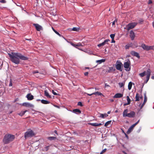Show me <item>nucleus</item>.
Returning a JSON list of instances; mask_svg holds the SVG:
<instances>
[{
    "mask_svg": "<svg viewBox=\"0 0 154 154\" xmlns=\"http://www.w3.org/2000/svg\"><path fill=\"white\" fill-rule=\"evenodd\" d=\"M8 54L11 61L16 64L19 63L20 59L24 60L28 59L27 57L18 53L12 52L11 54Z\"/></svg>",
    "mask_w": 154,
    "mask_h": 154,
    "instance_id": "1",
    "label": "nucleus"
},
{
    "mask_svg": "<svg viewBox=\"0 0 154 154\" xmlns=\"http://www.w3.org/2000/svg\"><path fill=\"white\" fill-rule=\"evenodd\" d=\"M14 136L10 134H6L3 138V141L5 144H8L12 141L14 139Z\"/></svg>",
    "mask_w": 154,
    "mask_h": 154,
    "instance_id": "2",
    "label": "nucleus"
},
{
    "mask_svg": "<svg viewBox=\"0 0 154 154\" xmlns=\"http://www.w3.org/2000/svg\"><path fill=\"white\" fill-rule=\"evenodd\" d=\"M137 23L136 22L130 23L126 26L125 28H124V29L129 31L130 29L134 28L137 25Z\"/></svg>",
    "mask_w": 154,
    "mask_h": 154,
    "instance_id": "3",
    "label": "nucleus"
},
{
    "mask_svg": "<svg viewBox=\"0 0 154 154\" xmlns=\"http://www.w3.org/2000/svg\"><path fill=\"white\" fill-rule=\"evenodd\" d=\"M35 135L34 133L31 130L26 132L24 134V137L26 139L29 137H31Z\"/></svg>",
    "mask_w": 154,
    "mask_h": 154,
    "instance_id": "4",
    "label": "nucleus"
},
{
    "mask_svg": "<svg viewBox=\"0 0 154 154\" xmlns=\"http://www.w3.org/2000/svg\"><path fill=\"white\" fill-rule=\"evenodd\" d=\"M131 62L129 60H127L126 62H125L124 63V67L126 69V71H129L131 69V67L130 65Z\"/></svg>",
    "mask_w": 154,
    "mask_h": 154,
    "instance_id": "5",
    "label": "nucleus"
},
{
    "mask_svg": "<svg viewBox=\"0 0 154 154\" xmlns=\"http://www.w3.org/2000/svg\"><path fill=\"white\" fill-rule=\"evenodd\" d=\"M141 47L144 50L147 51L152 49L153 48L152 46L146 45L144 44L142 45Z\"/></svg>",
    "mask_w": 154,
    "mask_h": 154,
    "instance_id": "6",
    "label": "nucleus"
},
{
    "mask_svg": "<svg viewBox=\"0 0 154 154\" xmlns=\"http://www.w3.org/2000/svg\"><path fill=\"white\" fill-rule=\"evenodd\" d=\"M122 63L120 62L117 61L116 64V69L118 70L122 71L121 65Z\"/></svg>",
    "mask_w": 154,
    "mask_h": 154,
    "instance_id": "7",
    "label": "nucleus"
},
{
    "mask_svg": "<svg viewBox=\"0 0 154 154\" xmlns=\"http://www.w3.org/2000/svg\"><path fill=\"white\" fill-rule=\"evenodd\" d=\"M33 25L35 27L36 29L38 31H40L41 30H42V26L38 24L34 23Z\"/></svg>",
    "mask_w": 154,
    "mask_h": 154,
    "instance_id": "8",
    "label": "nucleus"
},
{
    "mask_svg": "<svg viewBox=\"0 0 154 154\" xmlns=\"http://www.w3.org/2000/svg\"><path fill=\"white\" fill-rule=\"evenodd\" d=\"M135 115V113L133 111H131L130 113L127 114V117L129 118H133Z\"/></svg>",
    "mask_w": 154,
    "mask_h": 154,
    "instance_id": "9",
    "label": "nucleus"
},
{
    "mask_svg": "<svg viewBox=\"0 0 154 154\" xmlns=\"http://www.w3.org/2000/svg\"><path fill=\"white\" fill-rule=\"evenodd\" d=\"M109 41H110L109 40V39H107L105 40L102 43L99 44L97 46L98 47H100L101 46H103L106 44H108V42H109Z\"/></svg>",
    "mask_w": 154,
    "mask_h": 154,
    "instance_id": "10",
    "label": "nucleus"
},
{
    "mask_svg": "<svg viewBox=\"0 0 154 154\" xmlns=\"http://www.w3.org/2000/svg\"><path fill=\"white\" fill-rule=\"evenodd\" d=\"M71 44L72 46L77 48H78L77 47L83 46L84 45V43H78L76 44H75L72 43H71Z\"/></svg>",
    "mask_w": 154,
    "mask_h": 154,
    "instance_id": "11",
    "label": "nucleus"
},
{
    "mask_svg": "<svg viewBox=\"0 0 154 154\" xmlns=\"http://www.w3.org/2000/svg\"><path fill=\"white\" fill-rule=\"evenodd\" d=\"M22 105L26 107H33V105L28 103H24L22 104Z\"/></svg>",
    "mask_w": 154,
    "mask_h": 154,
    "instance_id": "12",
    "label": "nucleus"
},
{
    "mask_svg": "<svg viewBox=\"0 0 154 154\" xmlns=\"http://www.w3.org/2000/svg\"><path fill=\"white\" fill-rule=\"evenodd\" d=\"M131 54L133 56H135L138 58H140V56L139 55V54L137 52H135L134 51H132L131 52Z\"/></svg>",
    "mask_w": 154,
    "mask_h": 154,
    "instance_id": "13",
    "label": "nucleus"
},
{
    "mask_svg": "<svg viewBox=\"0 0 154 154\" xmlns=\"http://www.w3.org/2000/svg\"><path fill=\"white\" fill-rule=\"evenodd\" d=\"M115 71V69L112 67H109L107 69V72L108 73H111L114 72Z\"/></svg>",
    "mask_w": 154,
    "mask_h": 154,
    "instance_id": "14",
    "label": "nucleus"
},
{
    "mask_svg": "<svg viewBox=\"0 0 154 154\" xmlns=\"http://www.w3.org/2000/svg\"><path fill=\"white\" fill-rule=\"evenodd\" d=\"M108 114L106 113H105L104 114H102L100 113L99 114V117L100 118H101L103 119L104 118H106L108 116Z\"/></svg>",
    "mask_w": 154,
    "mask_h": 154,
    "instance_id": "15",
    "label": "nucleus"
},
{
    "mask_svg": "<svg viewBox=\"0 0 154 154\" xmlns=\"http://www.w3.org/2000/svg\"><path fill=\"white\" fill-rule=\"evenodd\" d=\"M130 36L131 40H134L135 37V34L134 32L132 30L130 32Z\"/></svg>",
    "mask_w": 154,
    "mask_h": 154,
    "instance_id": "16",
    "label": "nucleus"
},
{
    "mask_svg": "<svg viewBox=\"0 0 154 154\" xmlns=\"http://www.w3.org/2000/svg\"><path fill=\"white\" fill-rule=\"evenodd\" d=\"M135 126L133 124L128 129V130L127 132V133L128 134L130 133L133 130Z\"/></svg>",
    "mask_w": 154,
    "mask_h": 154,
    "instance_id": "17",
    "label": "nucleus"
},
{
    "mask_svg": "<svg viewBox=\"0 0 154 154\" xmlns=\"http://www.w3.org/2000/svg\"><path fill=\"white\" fill-rule=\"evenodd\" d=\"M123 96V94L120 93H117L113 97L114 98H119L122 97Z\"/></svg>",
    "mask_w": 154,
    "mask_h": 154,
    "instance_id": "18",
    "label": "nucleus"
},
{
    "mask_svg": "<svg viewBox=\"0 0 154 154\" xmlns=\"http://www.w3.org/2000/svg\"><path fill=\"white\" fill-rule=\"evenodd\" d=\"M26 97L28 100H32L33 99V96L30 94H28L26 96Z\"/></svg>",
    "mask_w": 154,
    "mask_h": 154,
    "instance_id": "19",
    "label": "nucleus"
},
{
    "mask_svg": "<svg viewBox=\"0 0 154 154\" xmlns=\"http://www.w3.org/2000/svg\"><path fill=\"white\" fill-rule=\"evenodd\" d=\"M150 75V72L149 71L147 70L146 76V81L147 82L149 80Z\"/></svg>",
    "mask_w": 154,
    "mask_h": 154,
    "instance_id": "20",
    "label": "nucleus"
},
{
    "mask_svg": "<svg viewBox=\"0 0 154 154\" xmlns=\"http://www.w3.org/2000/svg\"><path fill=\"white\" fill-rule=\"evenodd\" d=\"M133 46V44L132 43H129L126 45L125 48V49H128L130 47H131Z\"/></svg>",
    "mask_w": 154,
    "mask_h": 154,
    "instance_id": "21",
    "label": "nucleus"
},
{
    "mask_svg": "<svg viewBox=\"0 0 154 154\" xmlns=\"http://www.w3.org/2000/svg\"><path fill=\"white\" fill-rule=\"evenodd\" d=\"M72 112L76 114H80L81 113V111L79 109H73Z\"/></svg>",
    "mask_w": 154,
    "mask_h": 154,
    "instance_id": "22",
    "label": "nucleus"
},
{
    "mask_svg": "<svg viewBox=\"0 0 154 154\" xmlns=\"http://www.w3.org/2000/svg\"><path fill=\"white\" fill-rule=\"evenodd\" d=\"M90 124L92 126H101L102 124L100 123H91Z\"/></svg>",
    "mask_w": 154,
    "mask_h": 154,
    "instance_id": "23",
    "label": "nucleus"
},
{
    "mask_svg": "<svg viewBox=\"0 0 154 154\" xmlns=\"http://www.w3.org/2000/svg\"><path fill=\"white\" fill-rule=\"evenodd\" d=\"M128 112V110L127 109H125L123 113V117H127V114Z\"/></svg>",
    "mask_w": 154,
    "mask_h": 154,
    "instance_id": "24",
    "label": "nucleus"
},
{
    "mask_svg": "<svg viewBox=\"0 0 154 154\" xmlns=\"http://www.w3.org/2000/svg\"><path fill=\"white\" fill-rule=\"evenodd\" d=\"M41 102L42 103L44 104H49L50 103L49 101L44 100H41Z\"/></svg>",
    "mask_w": 154,
    "mask_h": 154,
    "instance_id": "25",
    "label": "nucleus"
},
{
    "mask_svg": "<svg viewBox=\"0 0 154 154\" xmlns=\"http://www.w3.org/2000/svg\"><path fill=\"white\" fill-rule=\"evenodd\" d=\"M27 111V110H26L24 111H21L20 113H19L18 114L20 116H23L25 113Z\"/></svg>",
    "mask_w": 154,
    "mask_h": 154,
    "instance_id": "26",
    "label": "nucleus"
},
{
    "mask_svg": "<svg viewBox=\"0 0 154 154\" xmlns=\"http://www.w3.org/2000/svg\"><path fill=\"white\" fill-rule=\"evenodd\" d=\"M45 96L47 97L48 98H51V96L49 95L48 93V92L47 91L45 90Z\"/></svg>",
    "mask_w": 154,
    "mask_h": 154,
    "instance_id": "27",
    "label": "nucleus"
},
{
    "mask_svg": "<svg viewBox=\"0 0 154 154\" xmlns=\"http://www.w3.org/2000/svg\"><path fill=\"white\" fill-rule=\"evenodd\" d=\"M105 61V59H101L97 60L96 62L97 63H99V64H100L104 62Z\"/></svg>",
    "mask_w": 154,
    "mask_h": 154,
    "instance_id": "28",
    "label": "nucleus"
},
{
    "mask_svg": "<svg viewBox=\"0 0 154 154\" xmlns=\"http://www.w3.org/2000/svg\"><path fill=\"white\" fill-rule=\"evenodd\" d=\"M140 97V95L138 94L137 93L135 96L136 101H138L139 100V99Z\"/></svg>",
    "mask_w": 154,
    "mask_h": 154,
    "instance_id": "29",
    "label": "nucleus"
},
{
    "mask_svg": "<svg viewBox=\"0 0 154 154\" xmlns=\"http://www.w3.org/2000/svg\"><path fill=\"white\" fill-rule=\"evenodd\" d=\"M132 86V82H130L128 84V88L129 90H130Z\"/></svg>",
    "mask_w": 154,
    "mask_h": 154,
    "instance_id": "30",
    "label": "nucleus"
},
{
    "mask_svg": "<svg viewBox=\"0 0 154 154\" xmlns=\"http://www.w3.org/2000/svg\"><path fill=\"white\" fill-rule=\"evenodd\" d=\"M94 94L95 95H98V96H103L102 93L98 91L94 92Z\"/></svg>",
    "mask_w": 154,
    "mask_h": 154,
    "instance_id": "31",
    "label": "nucleus"
},
{
    "mask_svg": "<svg viewBox=\"0 0 154 154\" xmlns=\"http://www.w3.org/2000/svg\"><path fill=\"white\" fill-rule=\"evenodd\" d=\"M111 122L112 121L111 120L107 121L105 124L104 126L105 127H107L110 124Z\"/></svg>",
    "mask_w": 154,
    "mask_h": 154,
    "instance_id": "32",
    "label": "nucleus"
},
{
    "mask_svg": "<svg viewBox=\"0 0 154 154\" xmlns=\"http://www.w3.org/2000/svg\"><path fill=\"white\" fill-rule=\"evenodd\" d=\"M146 72L144 71L142 73H140L139 74V75L141 77H143L145 75H146Z\"/></svg>",
    "mask_w": 154,
    "mask_h": 154,
    "instance_id": "33",
    "label": "nucleus"
},
{
    "mask_svg": "<svg viewBox=\"0 0 154 154\" xmlns=\"http://www.w3.org/2000/svg\"><path fill=\"white\" fill-rule=\"evenodd\" d=\"M126 98L128 102V104H130L131 102V100L129 97L128 96H127Z\"/></svg>",
    "mask_w": 154,
    "mask_h": 154,
    "instance_id": "34",
    "label": "nucleus"
},
{
    "mask_svg": "<svg viewBox=\"0 0 154 154\" xmlns=\"http://www.w3.org/2000/svg\"><path fill=\"white\" fill-rule=\"evenodd\" d=\"M48 139L50 140H53L56 139V137H50L48 138Z\"/></svg>",
    "mask_w": 154,
    "mask_h": 154,
    "instance_id": "35",
    "label": "nucleus"
},
{
    "mask_svg": "<svg viewBox=\"0 0 154 154\" xmlns=\"http://www.w3.org/2000/svg\"><path fill=\"white\" fill-rule=\"evenodd\" d=\"M52 29L53 31L58 35H59V36H60V33L58 32L57 31H56V30H55L54 28L52 27Z\"/></svg>",
    "mask_w": 154,
    "mask_h": 154,
    "instance_id": "36",
    "label": "nucleus"
},
{
    "mask_svg": "<svg viewBox=\"0 0 154 154\" xmlns=\"http://www.w3.org/2000/svg\"><path fill=\"white\" fill-rule=\"evenodd\" d=\"M147 100V97H146V94H145V96H144V99L143 102V103H144V104H145V103L146 102Z\"/></svg>",
    "mask_w": 154,
    "mask_h": 154,
    "instance_id": "37",
    "label": "nucleus"
},
{
    "mask_svg": "<svg viewBox=\"0 0 154 154\" xmlns=\"http://www.w3.org/2000/svg\"><path fill=\"white\" fill-rule=\"evenodd\" d=\"M79 28H78L77 27H73L72 29V30L73 31H77L79 30Z\"/></svg>",
    "mask_w": 154,
    "mask_h": 154,
    "instance_id": "38",
    "label": "nucleus"
},
{
    "mask_svg": "<svg viewBox=\"0 0 154 154\" xmlns=\"http://www.w3.org/2000/svg\"><path fill=\"white\" fill-rule=\"evenodd\" d=\"M110 36L112 39H114V38L115 36V34H111L110 35Z\"/></svg>",
    "mask_w": 154,
    "mask_h": 154,
    "instance_id": "39",
    "label": "nucleus"
},
{
    "mask_svg": "<svg viewBox=\"0 0 154 154\" xmlns=\"http://www.w3.org/2000/svg\"><path fill=\"white\" fill-rule=\"evenodd\" d=\"M124 83H119V85L120 88L122 87L124 85Z\"/></svg>",
    "mask_w": 154,
    "mask_h": 154,
    "instance_id": "40",
    "label": "nucleus"
},
{
    "mask_svg": "<svg viewBox=\"0 0 154 154\" xmlns=\"http://www.w3.org/2000/svg\"><path fill=\"white\" fill-rule=\"evenodd\" d=\"M0 2L2 3H5L6 2L5 0H0Z\"/></svg>",
    "mask_w": 154,
    "mask_h": 154,
    "instance_id": "41",
    "label": "nucleus"
},
{
    "mask_svg": "<svg viewBox=\"0 0 154 154\" xmlns=\"http://www.w3.org/2000/svg\"><path fill=\"white\" fill-rule=\"evenodd\" d=\"M106 149H104L102 151V152H101V153H100V154H102L103 153H104V152H105L106 151Z\"/></svg>",
    "mask_w": 154,
    "mask_h": 154,
    "instance_id": "42",
    "label": "nucleus"
},
{
    "mask_svg": "<svg viewBox=\"0 0 154 154\" xmlns=\"http://www.w3.org/2000/svg\"><path fill=\"white\" fill-rule=\"evenodd\" d=\"M85 94H87V95H88V96H91L92 95L94 94V92L93 93H92L91 94H88V93H85Z\"/></svg>",
    "mask_w": 154,
    "mask_h": 154,
    "instance_id": "43",
    "label": "nucleus"
},
{
    "mask_svg": "<svg viewBox=\"0 0 154 154\" xmlns=\"http://www.w3.org/2000/svg\"><path fill=\"white\" fill-rule=\"evenodd\" d=\"M78 105L81 106H82V103L80 102H79L78 103Z\"/></svg>",
    "mask_w": 154,
    "mask_h": 154,
    "instance_id": "44",
    "label": "nucleus"
},
{
    "mask_svg": "<svg viewBox=\"0 0 154 154\" xmlns=\"http://www.w3.org/2000/svg\"><path fill=\"white\" fill-rule=\"evenodd\" d=\"M12 80L11 79L10 80V83H9V86H12Z\"/></svg>",
    "mask_w": 154,
    "mask_h": 154,
    "instance_id": "45",
    "label": "nucleus"
},
{
    "mask_svg": "<svg viewBox=\"0 0 154 154\" xmlns=\"http://www.w3.org/2000/svg\"><path fill=\"white\" fill-rule=\"evenodd\" d=\"M52 92L54 95H57V93L55 92L54 90L52 91Z\"/></svg>",
    "mask_w": 154,
    "mask_h": 154,
    "instance_id": "46",
    "label": "nucleus"
},
{
    "mask_svg": "<svg viewBox=\"0 0 154 154\" xmlns=\"http://www.w3.org/2000/svg\"><path fill=\"white\" fill-rule=\"evenodd\" d=\"M110 86L109 85L107 84L106 83L105 84V88H107V87H109Z\"/></svg>",
    "mask_w": 154,
    "mask_h": 154,
    "instance_id": "47",
    "label": "nucleus"
},
{
    "mask_svg": "<svg viewBox=\"0 0 154 154\" xmlns=\"http://www.w3.org/2000/svg\"><path fill=\"white\" fill-rule=\"evenodd\" d=\"M49 146H47L45 147V149L46 151H47L48 150L49 148Z\"/></svg>",
    "mask_w": 154,
    "mask_h": 154,
    "instance_id": "48",
    "label": "nucleus"
},
{
    "mask_svg": "<svg viewBox=\"0 0 154 154\" xmlns=\"http://www.w3.org/2000/svg\"><path fill=\"white\" fill-rule=\"evenodd\" d=\"M33 73L34 74L36 73H38V72L37 70H35V71H33Z\"/></svg>",
    "mask_w": 154,
    "mask_h": 154,
    "instance_id": "49",
    "label": "nucleus"
},
{
    "mask_svg": "<svg viewBox=\"0 0 154 154\" xmlns=\"http://www.w3.org/2000/svg\"><path fill=\"white\" fill-rule=\"evenodd\" d=\"M139 121L140 120H139L136 123L134 124V125L135 126L137 124H138V123L139 122Z\"/></svg>",
    "mask_w": 154,
    "mask_h": 154,
    "instance_id": "50",
    "label": "nucleus"
},
{
    "mask_svg": "<svg viewBox=\"0 0 154 154\" xmlns=\"http://www.w3.org/2000/svg\"><path fill=\"white\" fill-rule=\"evenodd\" d=\"M88 72H86L84 73V75L85 76H87L88 75Z\"/></svg>",
    "mask_w": 154,
    "mask_h": 154,
    "instance_id": "51",
    "label": "nucleus"
},
{
    "mask_svg": "<svg viewBox=\"0 0 154 154\" xmlns=\"http://www.w3.org/2000/svg\"><path fill=\"white\" fill-rule=\"evenodd\" d=\"M145 104H144V103H142V104L141 105V106L140 107V109H142V108L143 107V106H144Z\"/></svg>",
    "mask_w": 154,
    "mask_h": 154,
    "instance_id": "52",
    "label": "nucleus"
},
{
    "mask_svg": "<svg viewBox=\"0 0 154 154\" xmlns=\"http://www.w3.org/2000/svg\"><path fill=\"white\" fill-rule=\"evenodd\" d=\"M145 104H144V103H142V104L141 105V106L140 107V109H142V108L143 107V106H144Z\"/></svg>",
    "mask_w": 154,
    "mask_h": 154,
    "instance_id": "53",
    "label": "nucleus"
},
{
    "mask_svg": "<svg viewBox=\"0 0 154 154\" xmlns=\"http://www.w3.org/2000/svg\"><path fill=\"white\" fill-rule=\"evenodd\" d=\"M111 42L114 43L115 42V41L114 40V39H112Z\"/></svg>",
    "mask_w": 154,
    "mask_h": 154,
    "instance_id": "54",
    "label": "nucleus"
},
{
    "mask_svg": "<svg viewBox=\"0 0 154 154\" xmlns=\"http://www.w3.org/2000/svg\"><path fill=\"white\" fill-rule=\"evenodd\" d=\"M152 3V1L151 0H149V2H148V4H151Z\"/></svg>",
    "mask_w": 154,
    "mask_h": 154,
    "instance_id": "55",
    "label": "nucleus"
},
{
    "mask_svg": "<svg viewBox=\"0 0 154 154\" xmlns=\"http://www.w3.org/2000/svg\"><path fill=\"white\" fill-rule=\"evenodd\" d=\"M115 21H113L112 22V25L113 26L115 25Z\"/></svg>",
    "mask_w": 154,
    "mask_h": 154,
    "instance_id": "56",
    "label": "nucleus"
},
{
    "mask_svg": "<svg viewBox=\"0 0 154 154\" xmlns=\"http://www.w3.org/2000/svg\"><path fill=\"white\" fill-rule=\"evenodd\" d=\"M130 104H128V103H125L124 104V106H126V105H129Z\"/></svg>",
    "mask_w": 154,
    "mask_h": 154,
    "instance_id": "57",
    "label": "nucleus"
},
{
    "mask_svg": "<svg viewBox=\"0 0 154 154\" xmlns=\"http://www.w3.org/2000/svg\"><path fill=\"white\" fill-rule=\"evenodd\" d=\"M140 99H142L143 98V96H140Z\"/></svg>",
    "mask_w": 154,
    "mask_h": 154,
    "instance_id": "58",
    "label": "nucleus"
},
{
    "mask_svg": "<svg viewBox=\"0 0 154 154\" xmlns=\"http://www.w3.org/2000/svg\"><path fill=\"white\" fill-rule=\"evenodd\" d=\"M110 112H111L110 111H108L107 112V114H109L110 113Z\"/></svg>",
    "mask_w": 154,
    "mask_h": 154,
    "instance_id": "59",
    "label": "nucleus"
},
{
    "mask_svg": "<svg viewBox=\"0 0 154 154\" xmlns=\"http://www.w3.org/2000/svg\"><path fill=\"white\" fill-rule=\"evenodd\" d=\"M16 5L18 6H20V3H18V4H16Z\"/></svg>",
    "mask_w": 154,
    "mask_h": 154,
    "instance_id": "60",
    "label": "nucleus"
},
{
    "mask_svg": "<svg viewBox=\"0 0 154 154\" xmlns=\"http://www.w3.org/2000/svg\"><path fill=\"white\" fill-rule=\"evenodd\" d=\"M117 21V19H115V20L114 21H115V22H116Z\"/></svg>",
    "mask_w": 154,
    "mask_h": 154,
    "instance_id": "61",
    "label": "nucleus"
},
{
    "mask_svg": "<svg viewBox=\"0 0 154 154\" xmlns=\"http://www.w3.org/2000/svg\"><path fill=\"white\" fill-rule=\"evenodd\" d=\"M125 136H126V137L128 139V136L126 135V134H125Z\"/></svg>",
    "mask_w": 154,
    "mask_h": 154,
    "instance_id": "62",
    "label": "nucleus"
},
{
    "mask_svg": "<svg viewBox=\"0 0 154 154\" xmlns=\"http://www.w3.org/2000/svg\"><path fill=\"white\" fill-rule=\"evenodd\" d=\"M152 79H154V76H152L151 77Z\"/></svg>",
    "mask_w": 154,
    "mask_h": 154,
    "instance_id": "63",
    "label": "nucleus"
},
{
    "mask_svg": "<svg viewBox=\"0 0 154 154\" xmlns=\"http://www.w3.org/2000/svg\"><path fill=\"white\" fill-rule=\"evenodd\" d=\"M41 100L39 99H38L37 100V101H40Z\"/></svg>",
    "mask_w": 154,
    "mask_h": 154,
    "instance_id": "64",
    "label": "nucleus"
}]
</instances>
